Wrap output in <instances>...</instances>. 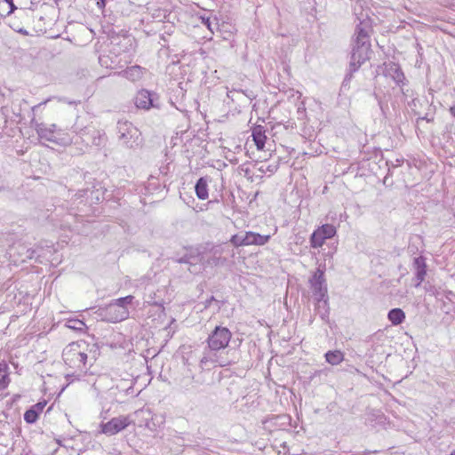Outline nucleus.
<instances>
[{
    "instance_id": "nucleus-42",
    "label": "nucleus",
    "mask_w": 455,
    "mask_h": 455,
    "mask_svg": "<svg viewBox=\"0 0 455 455\" xmlns=\"http://www.w3.org/2000/svg\"><path fill=\"white\" fill-rule=\"evenodd\" d=\"M107 0H97V7L99 9H104L106 6Z\"/></svg>"
},
{
    "instance_id": "nucleus-5",
    "label": "nucleus",
    "mask_w": 455,
    "mask_h": 455,
    "mask_svg": "<svg viewBox=\"0 0 455 455\" xmlns=\"http://www.w3.org/2000/svg\"><path fill=\"white\" fill-rule=\"evenodd\" d=\"M135 106L143 110L160 109L162 103L157 92L147 89L138 91L134 97Z\"/></svg>"
},
{
    "instance_id": "nucleus-15",
    "label": "nucleus",
    "mask_w": 455,
    "mask_h": 455,
    "mask_svg": "<svg viewBox=\"0 0 455 455\" xmlns=\"http://www.w3.org/2000/svg\"><path fill=\"white\" fill-rule=\"evenodd\" d=\"M405 313L400 307H395L388 311L387 319L394 326L402 324L405 321Z\"/></svg>"
},
{
    "instance_id": "nucleus-48",
    "label": "nucleus",
    "mask_w": 455,
    "mask_h": 455,
    "mask_svg": "<svg viewBox=\"0 0 455 455\" xmlns=\"http://www.w3.org/2000/svg\"><path fill=\"white\" fill-rule=\"evenodd\" d=\"M18 33L23 35V36H28V32L25 29V28H20L17 30Z\"/></svg>"
},
{
    "instance_id": "nucleus-54",
    "label": "nucleus",
    "mask_w": 455,
    "mask_h": 455,
    "mask_svg": "<svg viewBox=\"0 0 455 455\" xmlns=\"http://www.w3.org/2000/svg\"><path fill=\"white\" fill-rule=\"evenodd\" d=\"M54 3L58 4L60 0H53Z\"/></svg>"
},
{
    "instance_id": "nucleus-45",
    "label": "nucleus",
    "mask_w": 455,
    "mask_h": 455,
    "mask_svg": "<svg viewBox=\"0 0 455 455\" xmlns=\"http://www.w3.org/2000/svg\"><path fill=\"white\" fill-rule=\"evenodd\" d=\"M415 279H416V281H417V282H416V283H415V285H414L416 288H417V287H419V286H420V284L422 283V282L425 280V278H421V279H420L419 276H415Z\"/></svg>"
},
{
    "instance_id": "nucleus-21",
    "label": "nucleus",
    "mask_w": 455,
    "mask_h": 455,
    "mask_svg": "<svg viewBox=\"0 0 455 455\" xmlns=\"http://www.w3.org/2000/svg\"><path fill=\"white\" fill-rule=\"evenodd\" d=\"M107 142V136L104 132L94 130L92 134V143L98 147H104Z\"/></svg>"
},
{
    "instance_id": "nucleus-1",
    "label": "nucleus",
    "mask_w": 455,
    "mask_h": 455,
    "mask_svg": "<svg viewBox=\"0 0 455 455\" xmlns=\"http://www.w3.org/2000/svg\"><path fill=\"white\" fill-rule=\"evenodd\" d=\"M232 333L228 327L217 325L209 334L204 348L203 356L200 359L202 369L212 367H225L233 362L225 355L224 351L228 347Z\"/></svg>"
},
{
    "instance_id": "nucleus-50",
    "label": "nucleus",
    "mask_w": 455,
    "mask_h": 455,
    "mask_svg": "<svg viewBox=\"0 0 455 455\" xmlns=\"http://www.w3.org/2000/svg\"><path fill=\"white\" fill-rule=\"evenodd\" d=\"M451 115L455 117V105L450 108Z\"/></svg>"
},
{
    "instance_id": "nucleus-38",
    "label": "nucleus",
    "mask_w": 455,
    "mask_h": 455,
    "mask_svg": "<svg viewBox=\"0 0 455 455\" xmlns=\"http://www.w3.org/2000/svg\"><path fill=\"white\" fill-rule=\"evenodd\" d=\"M424 290L426 291L427 293L433 295V296H435L437 293L436 288L433 284H431L429 282H427L424 284Z\"/></svg>"
},
{
    "instance_id": "nucleus-53",
    "label": "nucleus",
    "mask_w": 455,
    "mask_h": 455,
    "mask_svg": "<svg viewBox=\"0 0 455 455\" xmlns=\"http://www.w3.org/2000/svg\"><path fill=\"white\" fill-rule=\"evenodd\" d=\"M154 17H160V14L156 13V14H154Z\"/></svg>"
},
{
    "instance_id": "nucleus-7",
    "label": "nucleus",
    "mask_w": 455,
    "mask_h": 455,
    "mask_svg": "<svg viewBox=\"0 0 455 455\" xmlns=\"http://www.w3.org/2000/svg\"><path fill=\"white\" fill-rule=\"evenodd\" d=\"M337 234V229L332 224H323L318 227L309 237L310 247L316 249L322 247L326 240L331 239Z\"/></svg>"
},
{
    "instance_id": "nucleus-35",
    "label": "nucleus",
    "mask_w": 455,
    "mask_h": 455,
    "mask_svg": "<svg viewBox=\"0 0 455 455\" xmlns=\"http://www.w3.org/2000/svg\"><path fill=\"white\" fill-rule=\"evenodd\" d=\"M278 169V165L277 164H268L267 165L266 167L264 165L260 166L259 168V171L262 173H266V172H270V173H275Z\"/></svg>"
},
{
    "instance_id": "nucleus-55",
    "label": "nucleus",
    "mask_w": 455,
    "mask_h": 455,
    "mask_svg": "<svg viewBox=\"0 0 455 455\" xmlns=\"http://www.w3.org/2000/svg\"><path fill=\"white\" fill-rule=\"evenodd\" d=\"M27 455H28V454H27Z\"/></svg>"
},
{
    "instance_id": "nucleus-34",
    "label": "nucleus",
    "mask_w": 455,
    "mask_h": 455,
    "mask_svg": "<svg viewBox=\"0 0 455 455\" xmlns=\"http://www.w3.org/2000/svg\"><path fill=\"white\" fill-rule=\"evenodd\" d=\"M199 19L204 26H205L210 31L213 32L212 22L210 16L201 15Z\"/></svg>"
},
{
    "instance_id": "nucleus-37",
    "label": "nucleus",
    "mask_w": 455,
    "mask_h": 455,
    "mask_svg": "<svg viewBox=\"0 0 455 455\" xmlns=\"http://www.w3.org/2000/svg\"><path fill=\"white\" fill-rule=\"evenodd\" d=\"M48 128L51 129V131L54 132V133L57 135V136H64V135H68L64 130L60 129V128H58L57 125L55 124H50L48 125Z\"/></svg>"
},
{
    "instance_id": "nucleus-36",
    "label": "nucleus",
    "mask_w": 455,
    "mask_h": 455,
    "mask_svg": "<svg viewBox=\"0 0 455 455\" xmlns=\"http://www.w3.org/2000/svg\"><path fill=\"white\" fill-rule=\"evenodd\" d=\"M47 402L45 400L40 401L37 403L31 406L39 415L42 413L44 408L45 407Z\"/></svg>"
},
{
    "instance_id": "nucleus-22",
    "label": "nucleus",
    "mask_w": 455,
    "mask_h": 455,
    "mask_svg": "<svg viewBox=\"0 0 455 455\" xmlns=\"http://www.w3.org/2000/svg\"><path fill=\"white\" fill-rule=\"evenodd\" d=\"M252 137L254 143L259 150H261L265 147L267 137L260 130H254L252 132Z\"/></svg>"
},
{
    "instance_id": "nucleus-25",
    "label": "nucleus",
    "mask_w": 455,
    "mask_h": 455,
    "mask_svg": "<svg viewBox=\"0 0 455 455\" xmlns=\"http://www.w3.org/2000/svg\"><path fill=\"white\" fill-rule=\"evenodd\" d=\"M134 299L132 295H128L125 297H121L116 299H113L112 302L116 305L118 307L123 309H128V305H131Z\"/></svg>"
},
{
    "instance_id": "nucleus-26",
    "label": "nucleus",
    "mask_w": 455,
    "mask_h": 455,
    "mask_svg": "<svg viewBox=\"0 0 455 455\" xmlns=\"http://www.w3.org/2000/svg\"><path fill=\"white\" fill-rule=\"evenodd\" d=\"M174 32V25H170V26H164V33L160 36V40L163 42L160 44H162L163 47H168V37L170 36H172Z\"/></svg>"
},
{
    "instance_id": "nucleus-12",
    "label": "nucleus",
    "mask_w": 455,
    "mask_h": 455,
    "mask_svg": "<svg viewBox=\"0 0 455 455\" xmlns=\"http://www.w3.org/2000/svg\"><path fill=\"white\" fill-rule=\"evenodd\" d=\"M370 28L369 20H361L355 27L354 42H370Z\"/></svg>"
},
{
    "instance_id": "nucleus-43",
    "label": "nucleus",
    "mask_w": 455,
    "mask_h": 455,
    "mask_svg": "<svg viewBox=\"0 0 455 455\" xmlns=\"http://www.w3.org/2000/svg\"><path fill=\"white\" fill-rule=\"evenodd\" d=\"M212 301H216V299H215L214 296H211L209 299H207L205 300V302H204V307H205V308L209 307H210V305H211V303H212Z\"/></svg>"
},
{
    "instance_id": "nucleus-19",
    "label": "nucleus",
    "mask_w": 455,
    "mask_h": 455,
    "mask_svg": "<svg viewBox=\"0 0 455 455\" xmlns=\"http://www.w3.org/2000/svg\"><path fill=\"white\" fill-rule=\"evenodd\" d=\"M125 77L131 81H137L142 77L143 71L139 66H132L124 70Z\"/></svg>"
},
{
    "instance_id": "nucleus-29",
    "label": "nucleus",
    "mask_w": 455,
    "mask_h": 455,
    "mask_svg": "<svg viewBox=\"0 0 455 455\" xmlns=\"http://www.w3.org/2000/svg\"><path fill=\"white\" fill-rule=\"evenodd\" d=\"M219 252L218 250H215L214 251V255L209 259V263L217 267V266H224L225 264H227V259L226 258H223V257H220V256H216V254Z\"/></svg>"
},
{
    "instance_id": "nucleus-39",
    "label": "nucleus",
    "mask_w": 455,
    "mask_h": 455,
    "mask_svg": "<svg viewBox=\"0 0 455 455\" xmlns=\"http://www.w3.org/2000/svg\"><path fill=\"white\" fill-rule=\"evenodd\" d=\"M421 121H426L427 123H433L434 116H429L428 114H426L424 116H419L416 120L417 126H419Z\"/></svg>"
},
{
    "instance_id": "nucleus-44",
    "label": "nucleus",
    "mask_w": 455,
    "mask_h": 455,
    "mask_svg": "<svg viewBox=\"0 0 455 455\" xmlns=\"http://www.w3.org/2000/svg\"><path fill=\"white\" fill-rule=\"evenodd\" d=\"M49 100H50V99H47L46 100L42 101V102H40L39 104H37V105L34 106V107L32 108V111H33V112H35V111H36V109H38L41 106L45 105Z\"/></svg>"
},
{
    "instance_id": "nucleus-11",
    "label": "nucleus",
    "mask_w": 455,
    "mask_h": 455,
    "mask_svg": "<svg viewBox=\"0 0 455 455\" xmlns=\"http://www.w3.org/2000/svg\"><path fill=\"white\" fill-rule=\"evenodd\" d=\"M36 253V250L28 248L22 243H15L11 248V256L16 257L17 259H20L22 262L34 259Z\"/></svg>"
},
{
    "instance_id": "nucleus-20",
    "label": "nucleus",
    "mask_w": 455,
    "mask_h": 455,
    "mask_svg": "<svg viewBox=\"0 0 455 455\" xmlns=\"http://www.w3.org/2000/svg\"><path fill=\"white\" fill-rule=\"evenodd\" d=\"M315 311L322 320L327 322L329 320L330 307L329 301L324 300L321 303H315Z\"/></svg>"
},
{
    "instance_id": "nucleus-3",
    "label": "nucleus",
    "mask_w": 455,
    "mask_h": 455,
    "mask_svg": "<svg viewBox=\"0 0 455 455\" xmlns=\"http://www.w3.org/2000/svg\"><path fill=\"white\" fill-rule=\"evenodd\" d=\"M371 52V42H354L351 51L348 71L345 76L342 86H347L360 67L370 59Z\"/></svg>"
},
{
    "instance_id": "nucleus-31",
    "label": "nucleus",
    "mask_w": 455,
    "mask_h": 455,
    "mask_svg": "<svg viewBox=\"0 0 455 455\" xmlns=\"http://www.w3.org/2000/svg\"><path fill=\"white\" fill-rule=\"evenodd\" d=\"M230 242L235 246H244L243 233L235 234L231 236Z\"/></svg>"
},
{
    "instance_id": "nucleus-4",
    "label": "nucleus",
    "mask_w": 455,
    "mask_h": 455,
    "mask_svg": "<svg viewBox=\"0 0 455 455\" xmlns=\"http://www.w3.org/2000/svg\"><path fill=\"white\" fill-rule=\"evenodd\" d=\"M118 140L127 148H137L142 144L141 133L132 123L119 120L116 124Z\"/></svg>"
},
{
    "instance_id": "nucleus-23",
    "label": "nucleus",
    "mask_w": 455,
    "mask_h": 455,
    "mask_svg": "<svg viewBox=\"0 0 455 455\" xmlns=\"http://www.w3.org/2000/svg\"><path fill=\"white\" fill-rule=\"evenodd\" d=\"M172 259L175 261V262H178V263H180V264H188L190 266H193V265H196L198 261V255H193L191 253H187L185 254L184 256L180 257V258H177V259H174L172 258Z\"/></svg>"
},
{
    "instance_id": "nucleus-13",
    "label": "nucleus",
    "mask_w": 455,
    "mask_h": 455,
    "mask_svg": "<svg viewBox=\"0 0 455 455\" xmlns=\"http://www.w3.org/2000/svg\"><path fill=\"white\" fill-rule=\"evenodd\" d=\"M270 239V235H262L259 233L248 231L243 233V240H244V245H264L266 244Z\"/></svg>"
},
{
    "instance_id": "nucleus-14",
    "label": "nucleus",
    "mask_w": 455,
    "mask_h": 455,
    "mask_svg": "<svg viewBox=\"0 0 455 455\" xmlns=\"http://www.w3.org/2000/svg\"><path fill=\"white\" fill-rule=\"evenodd\" d=\"M385 75L389 76L395 82L396 84H400L405 79L404 74L400 66L395 62H390L386 65Z\"/></svg>"
},
{
    "instance_id": "nucleus-28",
    "label": "nucleus",
    "mask_w": 455,
    "mask_h": 455,
    "mask_svg": "<svg viewBox=\"0 0 455 455\" xmlns=\"http://www.w3.org/2000/svg\"><path fill=\"white\" fill-rule=\"evenodd\" d=\"M89 192L91 193V196H92L94 190H91L89 188L80 189L74 195V197L76 198V200H81L82 202L84 198L88 199ZM95 192H99V189L95 188Z\"/></svg>"
},
{
    "instance_id": "nucleus-24",
    "label": "nucleus",
    "mask_w": 455,
    "mask_h": 455,
    "mask_svg": "<svg viewBox=\"0 0 455 455\" xmlns=\"http://www.w3.org/2000/svg\"><path fill=\"white\" fill-rule=\"evenodd\" d=\"M66 327L74 331H83L86 328V324L79 319H68L66 323Z\"/></svg>"
},
{
    "instance_id": "nucleus-47",
    "label": "nucleus",
    "mask_w": 455,
    "mask_h": 455,
    "mask_svg": "<svg viewBox=\"0 0 455 455\" xmlns=\"http://www.w3.org/2000/svg\"><path fill=\"white\" fill-rule=\"evenodd\" d=\"M323 372L322 370H316L315 372L310 376V379H313L315 377L319 376Z\"/></svg>"
},
{
    "instance_id": "nucleus-9",
    "label": "nucleus",
    "mask_w": 455,
    "mask_h": 455,
    "mask_svg": "<svg viewBox=\"0 0 455 455\" xmlns=\"http://www.w3.org/2000/svg\"><path fill=\"white\" fill-rule=\"evenodd\" d=\"M131 422L128 416H120L113 418L106 423L101 422L100 427L101 433L110 436L125 429Z\"/></svg>"
},
{
    "instance_id": "nucleus-51",
    "label": "nucleus",
    "mask_w": 455,
    "mask_h": 455,
    "mask_svg": "<svg viewBox=\"0 0 455 455\" xmlns=\"http://www.w3.org/2000/svg\"><path fill=\"white\" fill-rule=\"evenodd\" d=\"M60 101L67 102V103H68V104H70V105H71V104H76V102H75V101H68V100H66V99H60Z\"/></svg>"
},
{
    "instance_id": "nucleus-27",
    "label": "nucleus",
    "mask_w": 455,
    "mask_h": 455,
    "mask_svg": "<svg viewBox=\"0 0 455 455\" xmlns=\"http://www.w3.org/2000/svg\"><path fill=\"white\" fill-rule=\"evenodd\" d=\"M39 414L31 408V406L24 413V420L28 424H34L37 421Z\"/></svg>"
},
{
    "instance_id": "nucleus-49",
    "label": "nucleus",
    "mask_w": 455,
    "mask_h": 455,
    "mask_svg": "<svg viewBox=\"0 0 455 455\" xmlns=\"http://www.w3.org/2000/svg\"><path fill=\"white\" fill-rule=\"evenodd\" d=\"M97 350H98V347L95 344V345L92 346V348L90 349V352L91 353L93 352V354H95ZM93 360H95V355H93Z\"/></svg>"
},
{
    "instance_id": "nucleus-10",
    "label": "nucleus",
    "mask_w": 455,
    "mask_h": 455,
    "mask_svg": "<svg viewBox=\"0 0 455 455\" xmlns=\"http://www.w3.org/2000/svg\"><path fill=\"white\" fill-rule=\"evenodd\" d=\"M309 284L313 294L315 292H327V284L324 277V269L318 267L309 278Z\"/></svg>"
},
{
    "instance_id": "nucleus-33",
    "label": "nucleus",
    "mask_w": 455,
    "mask_h": 455,
    "mask_svg": "<svg viewBox=\"0 0 455 455\" xmlns=\"http://www.w3.org/2000/svg\"><path fill=\"white\" fill-rule=\"evenodd\" d=\"M313 296L315 300V303H321L323 302L324 300L329 301L328 291L315 292Z\"/></svg>"
},
{
    "instance_id": "nucleus-8",
    "label": "nucleus",
    "mask_w": 455,
    "mask_h": 455,
    "mask_svg": "<svg viewBox=\"0 0 455 455\" xmlns=\"http://www.w3.org/2000/svg\"><path fill=\"white\" fill-rule=\"evenodd\" d=\"M99 315L107 322L118 323L129 317V310L123 309L115 305L112 301L105 307H100Z\"/></svg>"
},
{
    "instance_id": "nucleus-41",
    "label": "nucleus",
    "mask_w": 455,
    "mask_h": 455,
    "mask_svg": "<svg viewBox=\"0 0 455 455\" xmlns=\"http://www.w3.org/2000/svg\"><path fill=\"white\" fill-rule=\"evenodd\" d=\"M5 1L7 2V4H9V7H10V11L8 12V14H11L17 9V7L14 4L12 0H5Z\"/></svg>"
},
{
    "instance_id": "nucleus-2",
    "label": "nucleus",
    "mask_w": 455,
    "mask_h": 455,
    "mask_svg": "<svg viewBox=\"0 0 455 455\" xmlns=\"http://www.w3.org/2000/svg\"><path fill=\"white\" fill-rule=\"evenodd\" d=\"M89 345L84 340L68 344L62 351V358L67 365L80 371L86 369L88 355L85 347Z\"/></svg>"
},
{
    "instance_id": "nucleus-30",
    "label": "nucleus",
    "mask_w": 455,
    "mask_h": 455,
    "mask_svg": "<svg viewBox=\"0 0 455 455\" xmlns=\"http://www.w3.org/2000/svg\"><path fill=\"white\" fill-rule=\"evenodd\" d=\"M123 384L124 383L116 385V389H117L120 392H124V395H131V396H136L137 395H134V387H133L132 384H131L127 387H124Z\"/></svg>"
},
{
    "instance_id": "nucleus-17",
    "label": "nucleus",
    "mask_w": 455,
    "mask_h": 455,
    "mask_svg": "<svg viewBox=\"0 0 455 455\" xmlns=\"http://www.w3.org/2000/svg\"><path fill=\"white\" fill-rule=\"evenodd\" d=\"M413 267L415 269V276L420 279L425 278L427 275V263L423 256H419L413 259Z\"/></svg>"
},
{
    "instance_id": "nucleus-32",
    "label": "nucleus",
    "mask_w": 455,
    "mask_h": 455,
    "mask_svg": "<svg viewBox=\"0 0 455 455\" xmlns=\"http://www.w3.org/2000/svg\"><path fill=\"white\" fill-rule=\"evenodd\" d=\"M9 378L7 372L0 368V390L8 386Z\"/></svg>"
},
{
    "instance_id": "nucleus-6",
    "label": "nucleus",
    "mask_w": 455,
    "mask_h": 455,
    "mask_svg": "<svg viewBox=\"0 0 455 455\" xmlns=\"http://www.w3.org/2000/svg\"><path fill=\"white\" fill-rule=\"evenodd\" d=\"M31 124L35 128L38 137L59 146H67L71 144L72 140L69 135L57 136L54 132L48 128L44 123H38L35 118L31 120Z\"/></svg>"
},
{
    "instance_id": "nucleus-16",
    "label": "nucleus",
    "mask_w": 455,
    "mask_h": 455,
    "mask_svg": "<svg viewBox=\"0 0 455 455\" xmlns=\"http://www.w3.org/2000/svg\"><path fill=\"white\" fill-rule=\"evenodd\" d=\"M196 195L200 200L208 198V180L207 177H201L195 185Z\"/></svg>"
},
{
    "instance_id": "nucleus-52",
    "label": "nucleus",
    "mask_w": 455,
    "mask_h": 455,
    "mask_svg": "<svg viewBox=\"0 0 455 455\" xmlns=\"http://www.w3.org/2000/svg\"><path fill=\"white\" fill-rule=\"evenodd\" d=\"M214 203H218V200H211L208 202L209 204H214Z\"/></svg>"
},
{
    "instance_id": "nucleus-18",
    "label": "nucleus",
    "mask_w": 455,
    "mask_h": 455,
    "mask_svg": "<svg viewBox=\"0 0 455 455\" xmlns=\"http://www.w3.org/2000/svg\"><path fill=\"white\" fill-rule=\"evenodd\" d=\"M325 360L331 365H338L344 360V355L339 350H330L324 355Z\"/></svg>"
},
{
    "instance_id": "nucleus-40",
    "label": "nucleus",
    "mask_w": 455,
    "mask_h": 455,
    "mask_svg": "<svg viewBox=\"0 0 455 455\" xmlns=\"http://www.w3.org/2000/svg\"><path fill=\"white\" fill-rule=\"evenodd\" d=\"M372 95L377 100L378 105L379 106L380 110L382 111V113H384L385 112V110H384V103H383L381 98L376 92H373Z\"/></svg>"
},
{
    "instance_id": "nucleus-46",
    "label": "nucleus",
    "mask_w": 455,
    "mask_h": 455,
    "mask_svg": "<svg viewBox=\"0 0 455 455\" xmlns=\"http://www.w3.org/2000/svg\"><path fill=\"white\" fill-rule=\"evenodd\" d=\"M377 452H378V451L365 450V451H362L360 453V455H371V454L377 453Z\"/></svg>"
}]
</instances>
